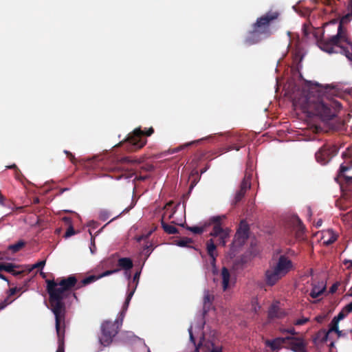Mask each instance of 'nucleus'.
I'll list each match as a JSON object with an SVG mask.
<instances>
[{"mask_svg": "<svg viewBox=\"0 0 352 352\" xmlns=\"http://www.w3.org/2000/svg\"><path fill=\"white\" fill-rule=\"evenodd\" d=\"M47 292L51 310L55 316L56 333L60 338V323L64 324L65 304L63 300L72 294V289L77 285L78 280L74 275L58 278L56 280H47Z\"/></svg>", "mask_w": 352, "mask_h": 352, "instance_id": "nucleus-1", "label": "nucleus"}, {"mask_svg": "<svg viewBox=\"0 0 352 352\" xmlns=\"http://www.w3.org/2000/svg\"><path fill=\"white\" fill-rule=\"evenodd\" d=\"M294 104L300 108L307 116H318L323 120H330L336 116L341 103L324 94L317 96L309 93L294 100Z\"/></svg>", "mask_w": 352, "mask_h": 352, "instance_id": "nucleus-2", "label": "nucleus"}, {"mask_svg": "<svg viewBox=\"0 0 352 352\" xmlns=\"http://www.w3.org/2000/svg\"><path fill=\"white\" fill-rule=\"evenodd\" d=\"M279 16L278 11L270 10L258 17L252 25V30L248 32L245 43L249 45H254L270 37L272 34L271 25L278 20Z\"/></svg>", "mask_w": 352, "mask_h": 352, "instance_id": "nucleus-3", "label": "nucleus"}, {"mask_svg": "<svg viewBox=\"0 0 352 352\" xmlns=\"http://www.w3.org/2000/svg\"><path fill=\"white\" fill-rule=\"evenodd\" d=\"M351 16V14H347L343 16L338 25V32L336 35L329 38H325L324 36L318 41V47L322 50L329 54L337 52L334 48L336 47H340L341 52L347 50V47L350 45H352L346 29L344 28L343 23H347Z\"/></svg>", "mask_w": 352, "mask_h": 352, "instance_id": "nucleus-4", "label": "nucleus"}, {"mask_svg": "<svg viewBox=\"0 0 352 352\" xmlns=\"http://www.w3.org/2000/svg\"><path fill=\"white\" fill-rule=\"evenodd\" d=\"M226 216H214L201 226H187V230L195 234L208 233L211 236L218 238L219 242H226L230 238L231 230L221 226V221Z\"/></svg>", "mask_w": 352, "mask_h": 352, "instance_id": "nucleus-5", "label": "nucleus"}, {"mask_svg": "<svg viewBox=\"0 0 352 352\" xmlns=\"http://www.w3.org/2000/svg\"><path fill=\"white\" fill-rule=\"evenodd\" d=\"M294 268L292 261L285 254H281L277 262L265 272V282L267 285H274Z\"/></svg>", "mask_w": 352, "mask_h": 352, "instance_id": "nucleus-6", "label": "nucleus"}, {"mask_svg": "<svg viewBox=\"0 0 352 352\" xmlns=\"http://www.w3.org/2000/svg\"><path fill=\"white\" fill-rule=\"evenodd\" d=\"M154 133L153 127L146 131H142L140 128L135 129L132 133L129 134L124 143L126 148L130 151H135L142 148L146 143L144 136H151Z\"/></svg>", "mask_w": 352, "mask_h": 352, "instance_id": "nucleus-7", "label": "nucleus"}, {"mask_svg": "<svg viewBox=\"0 0 352 352\" xmlns=\"http://www.w3.org/2000/svg\"><path fill=\"white\" fill-rule=\"evenodd\" d=\"M131 162L129 157H124L111 165L108 168L109 172L112 173V175H109L111 178L115 179H120L122 178L129 179L131 178L135 175V171L125 165Z\"/></svg>", "mask_w": 352, "mask_h": 352, "instance_id": "nucleus-8", "label": "nucleus"}, {"mask_svg": "<svg viewBox=\"0 0 352 352\" xmlns=\"http://www.w3.org/2000/svg\"><path fill=\"white\" fill-rule=\"evenodd\" d=\"M122 325V322L105 320L100 326L101 336L99 338L100 343L104 346H109L113 341V338L118 334Z\"/></svg>", "mask_w": 352, "mask_h": 352, "instance_id": "nucleus-9", "label": "nucleus"}, {"mask_svg": "<svg viewBox=\"0 0 352 352\" xmlns=\"http://www.w3.org/2000/svg\"><path fill=\"white\" fill-rule=\"evenodd\" d=\"M251 179L252 174L246 172L241 183L240 189L236 192L232 205L238 204L244 197L247 190L251 187Z\"/></svg>", "mask_w": 352, "mask_h": 352, "instance_id": "nucleus-10", "label": "nucleus"}, {"mask_svg": "<svg viewBox=\"0 0 352 352\" xmlns=\"http://www.w3.org/2000/svg\"><path fill=\"white\" fill-rule=\"evenodd\" d=\"M222 346L216 344L214 342L202 338L195 352H222Z\"/></svg>", "mask_w": 352, "mask_h": 352, "instance_id": "nucleus-11", "label": "nucleus"}, {"mask_svg": "<svg viewBox=\"0 0 352 352\" xmlns=\"http://www.w3.org/2000/svg\"><path fill=\"white\" fill-rule=\"evenodd\" d=\"M286 338H288V340L285 346V348L289 349L294 352L306 351V344L302 339L293 336H287Z\"/></svg>", "mask_w": 352, "mask_h": 352, "instance_id": "nucleus-12", "label": "nucleus"}, {"mask_svg": "<svg viewBox=\"0 0 352 352\" xmlns=\"http://www.w3.org/2000/svg\"><path fill=\"white\" fill-rule=\"evenodd\" d=\"M250 226L246 220L242 219L239 225L238 226V228L236 230L235 237L238 241H242L243 242H245L246 240L248 239L250 236Z\"/></svg>", "mask_w": 352, "mask_h": 352, "instance_id": "nucleus-13", "label": "nucleus"}, {"mask_svg": "<svg viewBox=\"0 0 352 352\" xmlns=\"http://www.w3.org/2000/svg\"><path fill=\"white\" fill-rule=\"evenodd\" d=\"M338 236V234L331 229L322 230L316 234L317 242H336Z\"/></svg>", "mask_w": 352, "mask_h": 352, "instance_id": "nucleus-14", "label": "nucleus"}, {"mask_svg": "<svg viewBox=\"0 0 352 352\" xmlns=\"http://www.w3.org/2000/svg\"><path fill=\"white\" fill-rule=\"evenodd\" d=\"M331 154L330 148L327 146L324 145L316 153L315 155L318 162L321 164H326L331 159Z\"/></svg>", "mask_w": 352, "mask_h": 352, "instance_id": "nucleus-15", "label": "nucleus"}, {"mask_svg": "<svg viewBox=\"0 0 352 352\" xmlns=\"http://www.w3.org/2000/svg\"><path fill=\"white\" fill-rule=\"evenodd\" d=\"M116 269H120V270L125 271V275L128 277V278H131L130 270L133 267V263L131 258L129 257H122L120 258L118 260Z\"/></svg>", "mask_w": 352, "mask_h": 352, "instance_id": "nucleus-16", "label": "nucleus"}, {"mask_svg": "<svg viewBox=\"0 0 352 352\" xmlns=\"http://www.w3.org/2000/svg\"><path fill=\"white\" fill-rule=\"evenodd\" d=\"M338 177H344L347 183L352 184V161L346 165H340Z\"/></svg>", "mask_w": 352, "mask_h": 352, "instance_id": "nucleus-17", "label": "nucleus"}, {"mask_svg": "<svg viewBox=\"0 0 352 352\" xmlns=\"http://www.w3.org/2000/svg\"><path fill=\"white\" fill-rule=\"evenodd\" d=\"M286 315L285 311L282 309L278 303L272 304L268 310V318L271 320L275 318H283Z\"/></svg>", "mask_w": 352, "mask_h": 352, "instance_id": "nucleus-18", "label": "nucleus"}, {"mask_svg": "<svg viewBox=\"0 0 352 352\" xmlns=\"http://www.w3.org/2000/svg\"><path fill=\"white\" fill-rule=\"evenodd\" d=\"M288 338H276L273 340H267L265 342L266 346H269L272 351H276L280 349L283 346H285Z\"/></svg>", "mask_w": 352, "mask_h": 352, "instance_id": "nucleus-19", "label": "nucleus"}, {"mask_svg": "<svg viewBox=\"0 0 352 352\" xmlns=\"http://www.w3.org/2000/svg\"><path fill=\"white\" fill-rule=\"evenodd\" d=\"M140 274H141V270L140 271H138L135 273L134 276H133V281L135 283V287L133 290H131V292H129L127 294V296H126V298L125 300V302H124V308H127L129 304V302L135 292V290L138 286V282H139V279H140Z\"/></svg>", "mask_w": 352, "mask_h": 352, "instance_id": "nucleus-20", "label": "nucleus"}, {"mask_svg": "<svg viewBox=\"0 0 352 352\" xmlns=\"http://www.w3.org/2000/svg\"><path fill=\"white\" fill-rule=\"evenodd\" d=\"M329 332L326 331L325 329L320 330L314 337L313 342L314 344H317L318 342L324 343L326 342L328 340Z\"/></svg>", "mask_w": 352, "mask_h": 352, "instance_id": "nucleus-21", "label": "nucleus"}, {"mask_svg": "<svg viewBox=\"0 0 352 352\" xmlns=\"http://www.w3.org/2000/svg\"><path fill=\"white\" fill-rule=\"evenodd\" d=\"M294 221L296 222L297 225L296 226V238L299 240L303 239V234L305 231V226L298 216L294 217Z\"/></svg>", "mask_w": 352, "mask_h": 352, "instance_id": "nucleus-22", "label": "nucleus"}, {"mask_svg": "<svg viewBox=\"0 0 352 352\" xmlns=\"http://www.w3.org/2000/svg\"><path fill=\"white\" fill-rule=\"evenodd\" d=\"M63 221L65 223V225L68 226L66 229V231L63 234V237L67 239L71 236L74 235L76 232L74 227L71 225V219L69 217H64Z\"/></svg>", "mask_w": 352, "mask_h": 352, "instance_id": "nucleus-23", "label": "nucleus"}, {"mask_svg": "<svg viewBox=\"0 0 352 352\" xmlns=\"http://www.w3.org/2000/svg\"><path fill=\"white\" fill-rule=\"evenodd\" d=\"M222 287L226 291L229 285L230 274L229 270L226 267H223L221 270Z\"/></svg>", "mask_w": 352, "mask_h": 352, "instance_id": "nucleus-24", "label": "nucleus"}, {"mask_svg": "<svg viewBox=\"0 0 352 352\" xmlns=\"http://www.w3.org/2000/svg\"><path fill=\"white\" fill-rule=\"evenodd\" d=\"M99 226H100V224L96 221H91L89 223V227L90 228L89 229V235L90 236L91 242H94L96 234L99 233L104 228V227H102L98 231L93 233L94 230L97 229L99 227Z\"/></svg>", "mask_w": 352, "mask_h": 352, "instance_id": "nucleus-25", "label": "nucleus"}, {"mask_svg": "<svg viewBox=\"0 0 352 352\" xmlns=\"http://www.w3.org/2000/svg\"><path fill=\"white\" fill-rule=\"evenodd\" d=\"M326 287L325 285H323L322 287L314 285L309 294L310 296L313 298H318L320 296H321L324 292L325 291Z\"/></svg>", "mask_w": 352, "mask_h": 352, "instance_id": "nucleus-26", "label": "nucleus"}, {"mask_svg": "<svg viewBox=\"0 0 352 352\" xmlns=\"http://www.w3.org/2000/svg\"><path fill=\"white\" fill-rule=\"evenodd\" d=\"M202 140V139H200V140H194V141H191L190 142H188V143H186V144H184L179 146H177V148H173V149H169L168 150V153H170V154H173V153H176L186 148H188L193 144H198L199 142H201Z\"/></svg>", "mask_w": 352, "mask_h": 352, "instance_id": "nucleus-27", "label": "nucleus"}, {"mask_svg": "<svg viewBox=\"0 0 352 352\" xmlns=\"http://www.w3.org/2000/svg\"><path fill=\"white\" fill-rule=\"evenodd\" d=\"M98 279H99V277L98 276H95V275H91V276H89L86 278H85L84 279H82L76 286V289H79L81 287H83V286H85L87 285H89L91 283H94V281L97 280Z\"/></svg>", "mask_w": 352, "mask_h": 352, "instance_id": "nucleus-28", "label": "nucleus"}, {"mask_svg": "<svg viewBox=\"0 0 352 352\" xmlns=\"http://www.w3.org/2000/svg\"><path fill=\"white\" fill-rule=\"evenodd\" d=\"M239 140L238 143H234L229 145L226 148V151L228 152L232 150L239 151L241 148L243 147L245 144V140L243 139V137H239Z\"/></svg>", "mask_w": 352, "mask_h": 352, "instance_id": "nucleus-29", "label": "nucleus"}, {"mask_svg": "<svg viewBox=\"0 0 352 352\" xmlns=\"http://www.w3.org/2000/svg\"><path fill=\"white\" fill-rule=\"evenodd\" d=\"M154 230H145L140 234H138L135 236V239L137 242H140L141 241H147L149 239L150 236L153 234Z\"/></svg>", "mask_w": 352, "mask_h": 352, "instance_id": "nucleus-30", "label": "nucleus"}, {"mask_svg": "<svg viewBox=\"0 0 352 352\" xmlns=\"http://www.w3.org/2000/svg\"><path fill=\"white\" fill-rule=\"evenodd\" d=\"M161 224L164 232L168 234H175L178 232L176 227H175L174 226L167 224L164 221V217L162 219Z\"/></svg>", "mask_w": 352, "mask_h": 352, "instance_id": "nucleus-31", "label": "nucleus"}, {"mask_svg": "<svg viewBox=\"0 0 352 352\" xmlns=\"http://www.w3.org/2000/svg\"><path fill=\"white\" fill-rule=\"evenodd\" d=\"M173 204H174V202L173 201H170L164 207V210H165V212L164 213V217L168 211L169 210H170V213L168 215V219H170L173 217L174 213L176 211V208L177 206L173 207Z\"/></svg>", "mask_w": 352, "mask_h": 352, "instance_id": "nucleus-32", "label": "nucleus"}, {"mask_svg": "<svg viewBox=\"0 0 352 352\" xmlns=\"http://www.w3.org/2000/svg\"><path fill=\"white\" fill-rule=\"evenodd\" d=\"M64 326H65V324H63V323H60L61 336H60V338L58 337L59 345H58V348L56 352H64V346H63V344L64 333H65ZM57 336H58L57 335Z\"/></svg>", "mask_w": 352, "mask_h": 352, "instance_id": "nucleus-33", "label": "nucleus"}, {"mask_svg": "<svg viewBox=\"0 0 352 352\" xmlns=\"http://www.w3.org/2000/svg\"><path fill=\"white\" fill-rule=\"evenodd\" d=\"M338 323H339V321L337 320L335 318H333L329 324V329L328 331L329 333H331V332L341 333V331H340L338 329Z\"/></svg>", "mask_w": 352, "mask_h": 352, "instance_id": "nucleus-34", "label": "nucleus"}, {"mask_svg": "<svg viewBox=\"0 0 352 352\" xmlns=\"http://www.w3.org/2000/svg\"><path fill=\"white\" fill-rule=\"evenodd\" d=\"M154 248L155 247L153 246V243H150V245H146L144 247L140 254L142 256L145 257V259H147Z\"/></svg>", "mask_w": 352, "mask_h": 352, "instance_id": "nucleus-35", "label": "nucleus"}, {"mask_svg": "<svg viewBox=\"0 0 352 352\" xmlns=\"http://www.w3.org/2000/svg\"><path fill=\"white\" fill-rule=\"evenodd\" d=\"M207 252L210 256L214 261V252L216 250L217 246L215 243H207Z\"/></svg>", "mask_w": 352, "mask_h": 352, "instance_id": "nucleus-36", "label": "nucleus"}, {"mask_svg": "<svg viewBox=\"0 0 352 352\" xmlns=\"http://www.w3.org/2000/svg\"><path fill=\"white\" fill-rule=\"evenodd\" d=\"M45 260L40 261L34 265L28 266V268H27V270H28V272H31L32 270H33L34 269H36V268L42 269L45 266Z\"/></svg>", "mask_w": 352, "mask_h": 352, "instance_id": "nucleus-37", "label": "nucleus"}, {"mask_svg": "<svg viewBox=\"0 0 352 352\" xmlns=\"http://www.w3.org/2000/svg\"><path fill=\"white\" fill-rule=\"evenodd\" d=\"M25 243H14L13 245H9L8 250H11L13 253H15L21 250L25 246Z\"/></svg>", "mask_w": 352, "mask_h": 352, "instance_id": "nucleus-38", "label": "nucleus"}, {"mask_svg": "<svg viewBox=\"0 0 352 352\" xmlns=\"http://www.w3.org/2000/svg\"><path fill=\"white\" fill-rule=\"evenodd\" d=\"M110 217V213L107 210H102L99 212V218L102 221L107 220Z\"/></svg>", "mask_w": 352, "mask_h": 352, "instance_id": "nucleus-39", "label": "nucleus"}, {"mask_svg": "<svg viewBox=\"0 0 352 352\" xmlns=\"http://www.w3.org/2000/svg\"><path fill=\"white\" fill-rule=\"evenodd\" d=\"M118 272H120V269H116V268L110 270H106L102 274H101L100 276H98V277L100 278L102 277L107 276L111 275L113 274L118 273Z\"/></svg>", "mask_w": 352, "mask_h": 352, "instance_id": "nucleus-40", "label": "nucleus"}, {"mask_svg": "<svg viewBox=\"0 0 352 352\" xmlns=\"http://www.w3.org/2000/svg\"><path fill=\"white\" fill-rule=\"evenodd\" d=\"M17 266L11 263H4V271L11 273L13 272V269L16 267Z\"/></svg>", "mask_w": 352, "mask_h": 352, "instance_id": "nucleus-41", "label": "nucleus"}, {"mask_svg": "<svg viewBox=\"0 0 352 352\" xmlns=\"http://www.w3.org/2000/svg\"><path fill=\"white\" fill-rule=\"evenodd\" d=\"M347 50H343L341 52L344 53L345 56L352 61V45H349L347 47Z\"/></svg>", "mask_w": 352, "mask_h": 352, "instance_id": "nucleus-42", "label": "nucleus"}, {"mask_svg": "<svg viewBox=\"0 0 352 352\" xmlns=\"http://www.w3.org/2000/svg\"><path fill=\"white\" fill-rule=\"evenodd\" d=\"M349 313H346L345 311V307L343 308V309L334 318L340 322V320L344 319Z\"/></svg>", "mask_w": 352, "mask_h": 352, "instance_id": "nucleus-43", "label": "nucleus"}, {"mask_svg": "<svg viewBox=\"0 0 352 352\" xmlns=\"http://www.w3.org/2000/svg\"><path fill=\"white\" fill-rule=\"evenodd\" d=\"M308 321H309L308 318H302L296 320L294 322V324L296 326H300V325H303V324H306Z\"/></svg>", "mask_w": 352, "mask_h": 352, "instance_id": "nucleus-44", "label": "nucleus"}, {"mask_svg": "<svg viewBox=\"0 0 352 352\" xmlns=\"http://www.w3.org/2000/svg\"><path fill=\"white\" fill-rule=\"evenodd\" d=\"M148 178H149V175H140V176H135L133 180V183L135 184L136 182H143V181H145L146 179H147Z\"/></svg>", "mask_w": 352, "mask_h": 352, "instance_id": "nucleus-45", "label": "nucleus"}, {"mask_svg": "<svg viewBox=\"0 0 352 352\" xmlns=\"http://www.w3.org/2000/svg\"><path fill=\"white\" fill-rule=\"evenodd\" d=\"M280 331L283 333H289L293 336L297 334V332L295 331L294 328H293V327L289 328V329H281Z\"/></svg>", "mask_w": 352, "mask_h": 352, "instance_id": "nucleus-46", "label": "nucleus"}, {"mask_svg": "<svg viewBox=\"0 0 352 352\" xmlns=\"http://www.w3.org/2000/svg\"><path fill=\"white\" fill-rule=\"evenodd\" d=\"M64 153L66 154L67 157L70 160V161L73 164L76 163V160L74 155L71 152L65 150V151H64Z\"/></svg>", "mask_w": 352, "mask_h": 352, "instance_id": "nucleus-47", "label": "nucleus"}, {"mask_svg": "<svg viewBox=\"0 0 352 352\" xmlns=\"http://www.w3.org/2000/svg\"><path fill=\"white\" fill-rule=\"evenodd\" d=\"M10 303V301H9L8 297L5 298L3 301H1L0 302V310L5 308Z\"/></svg>", "mask_w": 352, "mask_h": 352, "instance_id": "nucleus-48", "label": "nucleus"}, {"mask_svg": "<svg viewBox=\"0 0 352 352\" xmlns=\"http://www.w3.org/2000/svg\"><path fill=\"white\" fill-rule=\"evenodd\" d=\"M141 170L143 171L151 172L154 170V166L153 165L147 164L146 166H142L141 167Z\"/></svg>", "mask_w": 352, "mask_h": 352, "instance_id": "nucleus-49", "label": "nucleus"}, {"mask_svg": "<svg viewBox=\"0 0 352 352\" xmlns=\"http://www.w3.org/2000/svg\"><path fill=\"white\" fill-rule=\"evenodd\" d=\"M338 283H334L329 289V292L331 293V294H333L335 293L337 289H338Z\"/></svg>", "mask_w": 352, "mask_h": 352, "instance_id": "nucleus-50", "label": "nucleus"}, {"mask_svg": "<svg viewBox=\"0 0 352 352\" xmlns=\"http://www.w3.org/2000/svg\"><path fill=\"white\" fill-rule=\"evenodd\" d=\"M188 332H189V336H190V341L195 345V339L194 336L192 334V327H190L189 328Z\"/></svg>", "mask_w": 352, "mask_h": 352, "instance_id": "nucleus-51", "label": "nucleus"}, {"mask_svg": "<svg viewBox=\"0 0 352 352\" xmlns=\"http://www.w3.org/2000/svg\"><path fill=\"white\" fill-rule=\"evenodd\" d=\"M307 217L308 220H310L312 216V210L310 206L307 207Z\"/></svg>", "mask_w": 352, "mask_h": 352, "instance_id": "nucleus-52", "label": "nucleus"}, {"mask_svg": "<svg viewBox=\"0 0 352 352\" xmlns=\"http://www.w3.org/2000/svg\"><path fill=\"white\" fill-rule=\"evenodd\" d=\"M89 250H90L91 253L92 254H94L96 252V250H97V248L96 246V243H90Z\"/></svg>", "mask_w": 352, "mask_h": 352, "instance_id": "nucleus-53", "label": "nucleus"}, {"mask_svg": "<svg viewBox=\"0 0 352 352\" xmlns=\"http://www.w3.org/2000/svg\"><path fill=\"white\" fill-rule=\"evenodd\" d=\"M211 299H212V297L209 294H207L204 296V303L206 304V303H209L211 302Z\"/></svg>", "mask_w": 352, "mask_h": 352, "instance_id": "nucleus-54", "label": "nucleus"}, {"mask_svg": "<svg viewBox=\"0 0 352 352\" xmlns=\"http://www.w3.org/2000/svg\"><path fill=\"white\" fill-rule=\"evenodd\" d=\"M345 311L346 313L352 312V301L345 306Z\"/></svg>", "mask_w": 352, "mask_h": 352, "instance_id": "nucleus-55", "label": "nucleus"}, {"mask_svg": "<svg viewBox=\"0 0 352 352\" xmlns=\"http://www.w3.org/2000/svg\"><path fill=\"white\" fill-rule=\"evenodd\" d=\"M324 318H325L324 316L320 315V316H318L316 317V320L318 322L321 323V322H322L324 321Z\"/></svg>", "mask_w": 352, "mask_h": 352, "instance_id": "nucleus-56", "label": "nucleus"}, {"mask_svg": "<svg viewBox=\"0 0 352 352\" xmlns=\"http://www.w3.org/2000/svg\"><path fill=\"white\" fill-rule=\"evenodd\" d=\"M329 91H331V94H333V92H334V91H333V89L330 88V87L329 85H327L325 87L324 94H327Z\"/></svg>", "mask_w": 352, "mask_h": 352, "instance_id": "nucleus-57", "label": "nucleus"}, {"mask_svg": "<svg viewBox=\"0 0 352 352\" xmlns=\"http://www.w3.org/2000/svg\"><path fill=\"white\" fill-rule=\"evenodd\" d=\"M5 200L6 197L3 195L0 196V205L5 206Z\"/></svg>", "mask_w": 352, "mask_h": 352, "instance_id": "nucleus-58", "label": "nucleus"}, {"mask_svg": "<svg viewBox=\"0 0 352 352\" xmlns=\"http://www.w3.org/2000/svg\"><path fill=\"white\" fill-rule=\"evenodd\" d=\"M22 273H23V272L15 271L14 269H13V272H11V274L15 276H19V275L21 274Z\"/></svg>", "mask_w": 352, "mask_h": 352, "instance_id": "nucleus-59", "label": "nucleus"}, {"mask_svg": "<svg viewBox=\"0 0 352 352\" xmlns=\"http://www.w3.org/2000/svg\"><path fill=\"white\" fill-rule=\"evenodd\" d=\"M0 278L5 281H7V282L8 281L7 277L1 273H0Z\"/></svg>", "mask_w": 352, "mask_h": 352, "instance_id": "nucleus-60", "label": "nucleus"}, {"mask_svg": "<svg viewBox=\"0 0 352 352\" xmlns=\"http://www.w3.org/2000/svg\"><path fill=\"white\" fill-rule=\"evenodd\" d=\"M350 263V265H349V266H348V267H347V268H349H349H352V261H347V260H345V261H344V264H346V263Z\"/></svg>", "mask_w": 352, "mask_h": 352, "instance_id": "nucleus-61", "label": "nucleus"}, {"mask_svg": "<svg viewBox=\"0 0 352 352\" xmlns=\"http://www.w3.org/2000/svg\"><path fill=\"white\" fill-rule=\"evenodd\" d=\"M8 168H10V169H17V166H16V164H12L11 166H8Z\"/></svg>", "mask_w": 352, "mask_h": 352, "instance_id": "nucleus-62", "label": "nucleus"}, {"mask_svg": "<svg viewBox=\"0 0 352 352\" xmlns=\"http://www.w3.org/2000/svg\"><path fill=\"white\" fill-rule=\"evenodd\" d=\"M63 231V229L62 228H57L55 231V232L57 234H60V233L62 232Z\"/></svg>", "mask_w": 352, "mask_h": 352, "instance_id": "nucleus-63", "label": "nucleus"}, {"mask_svg": "<svg viewBox=\"0 0 352 352\" xmlns=\"http://www.w3.org/2000/svg\"><path fill=\"white\" fill-rule=\"evenodd\" d=\"M16 288H12L11 289L10 291V294L11 295H14L15 293H16Z\"/></svg>", "mask_w": 352, "mask_h": 352, "instance_id": "nucleus-64", "label": "nucleus"}]
</instances>
